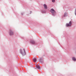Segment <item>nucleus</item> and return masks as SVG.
Segmentation results:
<instances>
[{"instance_id": "f257e3e1", "label": "nucleus", "mask_w": 76, "mask_h": 76, "mask_svg": "<svg viewBox=\"0 0 76 76\" xmlns=\"http://www.w3.org/2000/svg\"><path fill=\"white\" fill-rule=\"evenodd\" d=\"M9 34L10 36H12V35H13V31L11 30H10L9 32Z\"/></svg>"}, {"instance_id": "f03ea898", "label": "nucleus", "mask_w": 76, "mask_h": 76, "mask_svg": "<svg viewBox=\"0 0 76 76\" xmlns=\"http://www.w3.org/2000/svg\"><path fill=\"white\" fill-rule=\"evenodd\" d=\"M24 50V53H22V50L20 49V53L23 56H24V55H25L26 54V53H25V49H23Z\"/></svg>"}, {"instance_id": "7ed1b4c3", "label": "nucleus", "mask_w": 76, "mask_h": 76, "mask_svg": "<svg viewBox=\"0 0 76 76\" xmlns=\"http://www.w3.org/2000/svg\"><path fill=\"white\" fill-rule=\"evenodd\" d=\"M50 11L53 15H54V14L56 13V12L54 10H51Z\"/></svg>"}, {"instance_id": "20e7f679", "label": "nucleus", "mask_w": 76, "mask_h": 76, "mask_svg": "<svg viewBox=\"0 0 76 76\" xmlns=\"http://www.w3.org/2000/svg\"><path fill=\"white\" fill-rule=\"evenodd\" d=\"M39 62L41 63H43L44 62V59L42 57L40 58Z\"/></svg>"}, {"instance_id": "39448f33", "label": "nucleus", "mask_w": 76, "mask_h": 76, "mask_svg": "<svg viewBox=\"0 0 76 76\" xmlns=\"http://www.w3.org/2000/svg\"><path fill=\"white\" fill-rule=\"evenodd\" d=\"M66 25L67 26H72V22L70 21L69 23V24H66Z\"/></svg>"}, {"instance_id": "423d86ee", "label": "nucleus", "mask_w": 76, "mask_h": 76, "mask_svg": "<svg viewBox=\"0 0 76 76\" xmlns=\"http://www.w3.org/2000/svg\"><path fill=\"white\" fill-rule=\"evenodd\" d=\"M44 7V8L45 9H47V5L45 4H44L43 5Z\"/></svg>"}, {"instance_id": "0eeeda50", "label": "nucleus", "mask_w": 76, "mask_h": 76, "mask_svg": "<svg viewBox=\"0 0 76 76\" xmlns=\"http://www.w3.org/2000/svg\"><path fill=\"white\" fill-rule=\"evenodd\" d=\"M67 16H68V14H67V12L65 13L64 15V17H66Z\"/></svg>"}, {"instance_id": "6e6552de", "label": "nucleus", "mask_w": 76, "mask_h": 76, "mask_svg": "<svg viewBox=\"0 0 76 76\" xmlns=\"http://www.w3.org/2000/svg\"><path fill=\"white\" fill-rule=\"evenodd\" d=\"M72 59L74 61H76V58H75L74 57H73L72 58Z\"/></svg>"}, {"instance_id": "1a4fd4ad", "label": "nucleus", "mask_w": 76, "mask_h": 76, "mask_svg": "<svg viewBox=\"0 0 76 76\" xmlns=\"http://www.w3.org/2000/svg\"><path fill=\"white\" fill-rule=\"evenodd\" d=\"M37 69H40V66L38 65L37 66Z\"/></svg>"}, {"instance_id": "9d476101", "label": "nucleus", "mask_w": 76, "mask_h": 76, "mask_svg": "<svg viewBox=\"0 0 76 76\" xmlns=\"http://www.w3.org/2000/svg\"><path fill=\"white\" fill-rule=\"evenodd\" d=\"M31 42L32 43V44H35V41H34L33 40H32L31 41Z\"/></svg>"}, {"instance_id": "9b49d317", "label": "nucleus", "mask_w": 76, "mask_h": 76, "mask_svg": "<svg viewBox=\"0 0 76 76\" xmlns=\"http://www.w3.org/2000/svg\"><path fill=\"white\" fill-rule=\"evenodd\" d=\"M33 61H34V62H36L37 61V59H36V58H34L33 59Z\"/></svg>"}, {"instance_id": "f8f14e48", "label": "nucleus", "mask_w": 76, "mask_h": 76, "mask_svg": "<svg viewBox=\"0 0 76 76\" xmlns=\"http://www.w3.org/2000/svg\"><path fill=\"white\" fill-rule=\"evenodd\" d=\"M42 12H43V13H45V10H42Z\"/></svg>"}, {"instance_id": "ddd939ff", "label": "nucleus", "mask_w": 76, "mask_h": 76, "mask_svg": "<svg viewBox=\"0 0 76 76\" xmlns=\"http://www.w3.org/2000/svg\"><path fill=\"white\" fill-rule=\"evenodd\" d=\"M52 1L53 2V3H54V2H55V0H52Z\"/></svg>"}, {"instance_id": "4468645a", "label": "nucleus", "mask_w": 76, "mask_h": 76, "mask_svg": "<svg viewBox=\"0 0 76 76\" xmlns=\"http://www.w3.org/2000/svg\"><path fill=\"white\" fill-rule=\"evenodd\" d=\"M51 10H53V9H51Z\"/></svg>"}]
</instances>
